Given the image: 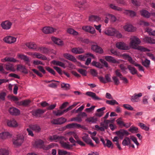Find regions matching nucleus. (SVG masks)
I'll return each instance as SVG.
<instances>
[{"instance_id":"24","label":"nucleus","mask_w":155,"mask_h":155,"mask_svg":"<svg viewBox=\"0 0 155 155\" xmlns=\"http://www.w3.org/2000/svg\"><path fill=\"white\" fill-rule=\"evenodd\" d=\"M140 13L141 15L147 18H149L151 15V14L150 13L145 10L140 11Z\"/></svg>"},{"instance_id":"7","label":"nucleus","mask_w":155,"mask_h":155,"mask_svg":"<svg viewBox=\"0 0 155 155\" xmlns=\"http://www.w3.org/2000/svg\"><path fill=\"white\" fill-rule=\"evenodd\" d=\"M142 96L141 93H139L137 94L135 93L134 95L131 97V100L133 102H138L139 101V98Z\"/></svg>"},{"instance_id":"27","label":"nucleus","mask_w":155,"mask_h":155,"mask_svg":"<svg viewBox=\"0 0 155 155\" xmlns=\"http://www.w3.org/2000/svg\"><path fill=\"white\" fill-rule=\"evenodd\" d=\"M17 70L18 71H22V72L25 74L28 73V71L25 66L22 65H17Z\"/></svg>"},{"instance_id":"43","label":"nucleus","mask_w":155,"mask_h":155,"mask_svg":"<svg viewBox=\"0 0 155 155\" xmlns=\"http://www.w3.org/2000/svg\"><path fill=\"white\" fill-rule=\"evenodd\" d=\"M106 103L111 105H114L115 104H118V103L115 100H107Z\"/></svg>"},{"instance_id":"19","label":"nucleus","mask_w":155,"mask_h":155,"mask_svg":"<svg viewBox=\"0 0 155 155\" xmlns=\"http://www.w3.org/2000/svg\"><path fill=\"white\" fill-rule=\"evenodd\" d=\"M101 20V18L98 16L91 15L89 17V20L91 22H98Z\"/></svg>"},{"instance_id":"31","label":"nucleus","mask_w":155,"mask_h":155,"mask_svg":"<svg viewBox=\"0 0 155 155\" xmlns=\"http://www.w3.org/2000/svg\"><path fill=\"white\" fill-rule=\"evenodd\" d=\"M52 64L56 65L59 66L64 68H65V64L63 63L58 61L54 60L52 61Z\"/></svg>"},{"instance_id":"42","label":"nucleus","mask_w":155,"mask_h":155,"mask_svg":"<svg viewBox=\"0 0 155 155\" xmlns=\"http://www.w3.org/2000/svg\"><path fill=\"white\" fill-rule=\"evenodd\" d=\"M110 7L112 9L117 11H121V8L116 6L113 4H111L110 5Z\"/></svg>"},{"instance_id":"4","label":"nucleus","mask_w":155,"mask_h":155,"mask_svg":"<svg viewBox=\"0 0 155 155\" xmlns=\"http://www.w3.org/2000/svg\"><path fill=\"white\" fill-rule=\"evenodd\" d=\"M12 24V22L8 20H6L2 22L1 24V26L3 29L8 30L11 28Z\"/></svg>"},{"instance_id":"3","label":"nucleus","mask_w":155,"mask_h":155,"mask_svg":"<svg viewBox=\"0 0 155 155\" xmlns=\"http://www.w3.org/2000/svg\"><path fill=\"white\" fill-rule=\"evenodd\" d=\"M116 134L117 135L120 139L122 140L124 136H128L129 134L128 132L124 129H120L119 130L116 131Z\"/></svg>"},{"instance_id":"22","label":"nucleus","mask_w":155,"mask_h":155,"mask_svg":"<svg viewBox=\"0 0 155 155\" xmlns=\"http://www.w3.org/2000/svg\"><path fill=\"white\" fill-rule=\"evenodd\" d=\"M72 52L74 53L80 54L83 53L84 50L81 48H75L72 49Z\"/></svg>"},{"instance_id":"36","label":"nucleus","mask_w":155,"mask_h":155,"mask_svg":"<svg viewBox=\"0 0 155 155\" xmlns=\"http://www.w3.org/2000/svg\"><path fill=\"white\" fill-rule=\"evenodd\" d=\"M127 68L132 74L134 75L137 73V71L134 67H132L130 65H128L127 66Z\"/></svg>"},{"instance_id":"50","label":"nucleus","mask_w":155,"mask_h":155,"mask_svg":"<svg viewBox=\"0 0 155 155\" xmlns=\"http://www.w3.org/2000/svg\"><path fill=\"white\" fill-rule=\"evenodd\" d=\"M8 151L6 149H0V155H8Z\"/></svg>"},{"instance_id":"11","label":"nucleus","mask_w":155,"mask_h":155,"mask_svg":"<svg viewBox=\"0 0 155 155\" xmlns=\"http://www.w3.org/2000/svg\"><path fill=\"white\" fill-rule=\"evenodd\" d=\"M116 31V29L110 28L106 29L104 33L105 34L108 35L113 36L115 35Z\"/></svg>"},{"instance_id":"20","label":"nucleus","mask_w":155,"mask_h":155,"mask_svg":"<svg viewBox=\"0 0 155 155\" xmlns=\"http://www.w3.org/2000/svg\"><path fill=\"white\" fill-rule=\"evenodd\" d=\"M32 55L37 58L43 60H45L47 59V58L45 56L40 53H35L32 54Z\"/></svg>"},{"instance_id":"8","label":"nucleus","mask_w":155,"mask_h":155,"mask_svg":"<svg viewBox=\"0 0 155 155\" xmlns=\"http://www.w3.org/2000/svg\"><path fill=\"white\" fill-rule=\"evenodd\" d=\"M16 38L11 36H8L4 38V40L6 42L11 44L15 42L16 41Z\"/></svg>"},{"instance_id":"53","label":"nucleus","mask_w":155,"mask_h":155,"mask_svg":"<svg viewBox=\"0 0 155 155\" xmlns=\"http://www.w3.org/2000/svg\"><path fill=\"white\" fill-rule=\"evenodd\" d=\"M130 140L133 141L138 146L139 145V143L138 142L137 138L133 136H130Z\"/></svg>"},{"instance_id":"38","label":"nucleus","mask_w":155,"mask_h":155,"mask_svg":"<svg viewBox=\"0 0 155 155\" xmlns=\"http://www.w3.org/2000/svg\"><path fill=\"white\" fill-rule=\"evenodd\" d=\"M143 40L151 44L155 43V40L154 39L147 36L145 37Z\"/></svg>"},{"instance_id":"29","label":"nucleus","mask_w":155,"mask_h":155,"mask_svg":"<svg viewBox=\"0 0 155 155\" xmlns=\"http://www.w3.org/2000/svg\"><path fill=\"white\" fill-rule=\"evenodd\" d=\"M26 45L29 48L35 49L37 48V45L34 42H31L26 43Z\"/></svg>"},{"instance_id":"2","label":"nucleus","mask_w":155,"mask_h":155,"mask_svg":"<svg viewBox=\"0 0 155 155\" xmlns=\"http://www.w3.org/2000/svg\"><path fill=\"white\" fill-rule=\"evenodd\" d=\"M24 141V137L23 135H18L15 139L13 140V143L16 146H20Z\"/></svg>"},{"instance_id":"15","label":"nucleus","mask_w":155,"mask_h":155,"mask_svg":"<svg viewBox=\"0 0 155 155\" xmlns=\"http://www.w3.org/2000/svg\"><path fill=\"white\" fill-rule=\"evenodd\" d=\"M45 112V110L40 109H38L33 111L32 112V114L34 116L38 117L40 116V115L44 113Z\"/></svg>"},{"instance_id":"64","label":"nucleus","mask_w":155,"mask_h":155,"mask_svg":"<svg viewBox=\"0 0 155 155\" xmlns=\"http://www.w3.org/2000/svg\"><path fill=\"white\" fill-rule=\"evenodd\" d=\"M32 71H33L36 74H37L38 76H39L40 77H43V75L39 71H38L37 70L35 69H32Z\"/></svg>"},{"instance_id":"1","label":"nucleus","mask_w":155,"mask_h":155,"mask_svg":"<svg viewBox=\"0 0 155 155\" xmlns=\"http://www.w3.org/2000/svg\"><path fill=\"white\" fill-rule=\"evenodd\" d=\"M130 45L132 47L135 49H138L143 51H148V49L146 48H144L141 46H137L140 43V39L136 36H133L131 38Z\"/></svg>"},{"instance_id":"41","label":"nucleus","mask_w":155,"mask_h":155,"mask_svg":"<svg viewBox=\"0 0 155 155\" xmlns=\"http://www.w3.org/2000/svg\"><path fill=\"white\" fill-rule=\"evenodd\" d=\"M146 31L150 35L155 36V30L153 31L151 28L148 27L146 28Z\"/></svg>"},{"instance_id":"25","label":"nucleus","mask_w":155,"mask_h":155,"mask_svg":"<svg viewBox=\"0 0 155 155\" xmlns=\"http://www.w3.org/2000/svg\"><path fill=\"white\" fill-rule=\"evenodd\" d=\"M97 120V118L96 116H94L87 117L85 120V121L89 123H95Z\"/></svg>"},{"instance_id":"62","label":"nucleus","mask_w":155,"mask_h":155,"mask_svg":"<svg viewBox=\"0 0 155 155\" xmlns=\"http://www.w3.org/2000/svg\"><path fill=\"white\" fill-rule=\"evenodd\" d=\"M54 68L60 75L63 74L61 68L57 66L54 67Z\"/></svg>"},{"instance_id":"6","label":"nucleus","mask_w":155,"mask_h":155,"mask_svg":"<svg viewBox=\"0 0 155 155\" xmlns=\"http://www.w3.org/2000/svg\"><path fill=\"white\" fill-rule=\"evenodd\" d=\"M116 46L119 49L124 50H127L129 48L125 43L121 42L117 43Z\"/></svg>"},{"instance_id":"18","label":"nucleus","mask_w":155,"mask_h":155,"mask_svg":"<svg viewBox=\"0 0 155 155\" xmlns=\"http://www.w3.org/2000/svg\"><path fill=\"white\" fill-rule=\"evenodd\" d=\"M64 56L67 59L74 62H76L77 61V60L75 57L67 53L64 54Z\"/></svg>"},{"instance_id":"44","label":"nucleus","mask_w":155,"mask_h":155,"mask_svg":"<svg viewBox=\"0 0 155 155\" xmlns=\"http://www.w3.org/2000/svg\"><path fill=\"white\" fill-rule=\"evenodd\" d=\"M129 131L132 133H137L138 132V128L132 126L129 130Z\"/></svg>"},{"instance_id":"56","label":"nucleus","mask_w":155,"mask_h":155,"mask_svg":"<svg viewBox=\"0 0 155 155\" xmlns=\"http://www.w3.org/2000/svg\"><path fill=\"white\" fill-rule=\"evenodd\" d=\"M78 71L83 76H85L87 75L86 71L85 70L82 69H79L78 70Z\"/></svg>"},{"instance_id":"60","label":"nucleus","mask_w":155,"mask_h":155,"mask_svg":"<svg viewBox=\"0 0 155 155\" xmlns=\"http://www.w3.org/2000/svg\"><path fill=\"white\" fill-rule=\"evenodd\" d=\"M61 87L64 88L65 90H67L69 89L70 85L68 84H65L62 83L61 84Z\"/></svg>"},{"instance_id":"58","label":"nucleus","mask_w":155,"mask_h":155,"mask_svg":"<svg viewBox=\"0 0 155 155\" xmlns=\"http://www.w3.org/2000/svg\"><path fill=\"white\" fill-rule=\"evenodd\" d=\"M110 76V75L108 74L105 75V80L107 81V83L112 82Z\"/></svg>"},{"instance_id":"34","label":"nucleus","mask_w":155,"mask_h":155,"mask_svg":"<svg viewBox=\"0 0 155 155\" xmlns=\"http://www.w3.org/2000/svg\"><path fill=\"white\" fill-rule=\"evenodd\" d=\"M124 28L125 31H134V28L131 25H127L124 26Z\"/></svg>"},{"instance_id":"5","label":"nucleus","mask_w":155,"mask_h":155,"mask_svg":"<svg viewBox=\"0 0 155 155\" xmlns=\"http://www.w3.org/2000/svg\"><path fill=\"white\" fill-rule=\"evenodd\" d=\"M7 124L8 127H16L18 126L17 122L13 119L7 120Z\"/></svg>"},{"instance_id":"45","label":"nucleus","mask_w":155,"mask_h":155,"mask_svg":"<svg viewBox=\"0 0 155 155\" xmlns=\"http://www.w3.org/2000/svg\"><path fill=\"white\" fill-rule=\"evenodd\" d=\"M64 112H65L64 110H58L57 111H53L54 114L57 116H60L62 115Z\"/></svg>"},{"instance_id":"47","label":"nucleus","mask_w":155,"mask_h":155,"mask_svg":"<svg viewBox=\"0 0 155 155\" xmlns=\"http://www.w3.org/2000/svg\"><path fill=\"white\" fill-rule=\"evenodd\" d=\"M67 32L69 34L76 35L78 34V33L72 28H69L67 30Z\"/></svg>"},{"instance_id":"49","label":"nucleus","mask_w":155,"mask_h":155,"mask_svg":"<svg viewBox=\"0 0 155 155\" xmlns=\"http://www.w3.org/2000/svg\"><path fill=\"white\" fill-rule=\"evenodd\" d=\"M82 120L81 118L79 116V115H78L77 117H73L71 119V121H77L78 122H81Z\"/></svg>"},{"instance_id":"32","label":"nucleus","mask_w":155,"mask_h":155,"mask_svg":"<svg viewBox=\"0 0 155 155\" xmlns=\"http://www.w3.org/2000/svg\"><path fill=\"white\" fill-rule=\"evenodd\" d=\"M105 60L110 62L115 63H117V61L113 57L109 56H106L105 57Z\"/></svg>"},{"instance_id":"52","label":"nucleus","mask_w":155,"mask_h":155,"mask_svg":"<svg viewBox=\"0 0 155 155\" xmlns=\"http://www.w3.org/2000/svg\"><path fill=\"white\" fill-rule=\"evenodd\" d=\"M123 107L126 109L130 110H133L134 108L130 105L128 104H124Z\"/></svg>"},{"instance_id":"46","label":"nucleus","mask_w":155,"mask_h":155,"mask_svg":"<svg viewBox=\"0 0 155 155\" xmlns=\"http://www.w3.org/2000/svg\"><path fill=\"white\" fill-rule=\"evenodd\" d=\"M139 126L140 127L141 129L146 131H148L149 129V128L148 127L146 126L144 124L142 123H140L139 124Z\"/></svg>"},{"instance_id":"61","label":"nucleus","mask_w":155,"mask_h":155,"mask_svg":"<svg viewBox=\"0 0 155 155\" xmlns=\"http://www.w3.org/2000/svg\"><path fill=\"white\" fill-rule=\"evenodd\" d=\"M112 79L115 84L118 85L119 84L120 81L117 78V77L113 76L112 77Z\"/></svg>"},{"instance_id":"40","label":"nucleus","mask_w":155,"mask_h":155,"mask_svg":"<svg viewBox=\"0 0 155 155\" xmlns=\"http://www.w3.org/2000/svg\"><path fill=\"white\" fill-rule=\"evenodd\" d=\"M31 101L29 100H25L19 102V105L25 106H28L31 102Z\"/></svg>"},{"instance_id":"57","label":"nucleus","mask_w":155,"mask_h":155,"mask_svg":"<svg viewBox=\"0 0 155 155\" xmlns=\"http://www.w3.org/2000/svg\"><path fill=\"white\" fill-rule=\"evenodd\" d=\"M8 97L11 100L15 102H17L18 100V99L17 97L13 95H9Z\"/></svg>"},{"instance_id":"17","label":"nucleus","mask_w":155,"mask_h":155,"mask_svg":"<svg viewBox=\"0 0 155 155\" xmlns=\"http://www.w3.org/2000/svg\"><path fill=\"white\" fill-rule=\"evenodd\" d=\"M83 140L86 143L90 144L92 146H94V145L92 142V140L91 139L88 137V135H86L82 137Z\"/></svg>"},{"instance_id":"28","label":"nucleus","mask_w":155,"mask_h":155,"mask_svg":"<svg viewBox=\"0 0 155 155\" xmlns=\"http://www.w3.org/2000/svg\"><path fill=\"white\" fill-rule=\"evenodd\" d=\"M29 127L32 130L36 132H38L40 131L41 130V128L37 124L30 125L29 126Z\"/></svg>"},{"instance_id":"26","label":"nucleus","mask_w":155,"mask_h":155,"mask_svg":"<svg viewBox=\"0 0 155 155\" xmlns=\"http://www.w3.org/2000/svg\"><path fill=\"white\" fill-rule=\"evenodd\" d=\"M131 142L130 137H126L123 140L122 144L124 146H127L130 144Z\"/></svg>"},{"instance_id":"13","label":"nucleus","mask_w":155,"mask_h":155,"mask_svg":"<svg viewBox=\"0 0 155 155\" xmlns=\"http://www.w3.org/2000/svg\"><path fill=\"white\" fill-rule=\"evenodd\" d=\"M18 57L21 59L23 60L26 64L28 66H30V60L28 57L23 54H19Z\"/></svg>"},{"instance_id":"30","label":"nucleus","mask_w":155,"mask_h":155,"mask_svg":"<svg viewBox=\"0 0 155 155\" xmlns=\"http://www.w3.org/2000/svg\"><path fill=\"white\" fill-rule=\"evenodd\" d=\"M52 41L55 44L58 45H62L63 44V41L60 39L56 38L54 37H52Z\"/></svg>"},{"instance_id":"35","label":"nucleus","mask_w":155,"mask_h":155,"mask_svg":"<svg viewBox=\"0 0 155 155\" xmlns=\"http://www.w3.org/2000/svg\"><path fill=\"white\" fill-rule=\"evenodd\" d=\"M5 69L7 70L13 71H15L13 65L10 63H7L5 65Z\"/></svg>"},{"instance_id":"63","label":"nucleus","mask_w":155,"mask_h":155,"mask_svg":"<svg viewBox=\"0 0 155 155\" xmlns=\"http://www.w3.org/2000/svg\"><path fill=\"white\" fill-rule=\"evenodd\" d=\"M95 107L94 106H92L90 108H86L85 110L87 112L90 113L92 112L94 110Z\"/></svg>"},{"instance_id":"33","label":"nucleus","mask_w":155,"mask_h":155,"mask_svg":"<svg viewBox=\"0 0 155 155\" xmlns=\"http://www.w3.org/2000/svg\"><path fill=\"white\" fill-rule=\"evenodd\" d=\"M69 143H67L64 142H61V145L64 148L68 149H70L72 147V146L69 144Z\"/></svg>"},{"instance_id":"9","label":"nucleus","mask_w":155,"mask_h":155,"mask_svg":"<svg viewBox=\"0 0 155 155\" xmlns=\"http://www.w3.org/2000/svg\"><path fill=\"white\" fill-rule=\"evenodd\" d=\"M9 113L10 114L14 115H18L20 114V111L14 107H11L8 110Z\"/></svg>"},{"instance_id":"10","label":"nucleus","mask_w":155,"mask_h":155,"mask_svg":"<svg viewBox=\"0 0 155 155\" xmlns=\"http://www.w3.org/2000/svg\"><path fill=\"white\" fill-rule=\"evenodd\" d=\"M86 94L91 97L94 100H101V98L97 96L94 93L91 91H87L86 93Z\"/></svg>"},{"instance_id":"51","label":"nucleus","mask_w":155,"mask_h":155,"mask_svg":"<svg viewBox=\"0 0 155 155\" xmlns=\"http://www.w3.org/2000/svg\"><path fill=\"white\" fill-rule=\"evenodd\" d=\"M117 124L120 126H123L124 127L126 126V125L125 123L122 120L121 118H119L116 120Z\"/></svg>"},{"instance_id":"55","label":"nucleus","mask_w":155,"mask_h":155,"mask_svg":"<svg viewBox=\"0 0 155 155\" xmlns=\"http://www.w3.org/2000/svg\"><path fill=\"white\" fill-rule=\"evenodd\" d=\"M59 124H61L66 121V119L64 117H60L58 118Z\"/></svg>"},{"instance_id":"12","label":"nucleus","mask_w":155,"mask_h":155,"mask_svg":"<svg viewBox=\"0 0 155 155\" xmlns=\"http://www.w3.org/2000/svg\"><path fill=\"white\" fill-rule=\"evenodd\" d=\"M55 30L53 28L50 27H45L42 29L43 32L46 34L52 33L54 32Z\"/></svg>"},{"instance_id":"48","label":"nucleus","mask_w":155,"mask_h":155,"mask_svg":"<svg viewBox=\"0 0 155 155\" xmlns=\"http://www.w3.org/2000/svg\"><path fill=\"white\" fill-rule=\"evenodd\" d=\"M107 16L111 20L112 22H114L116 21L117 20V18L116 17L113 15L108 14L107 15Z\"/></svg>"},{"instance_id":"14","label":"nucleus","mask_w":155,"mask_h":155,"mask_svg":"<svg viewBox=\"0 0 155 155\" xmlns=\"http://www.w3.org/2000/svg\"><path fill=\"white\" fill-rule=\"evenodd\" d=\"M91 48L92 50L96 52L102 53L103 52L102 48L97 45H91Z\"/></svg>"},{"instance_id":"23","label":"nucleus","mask_w":155,"mask_h":155,"mask_svg":"<svg viewBox=\"0 0 155 155\" xmlns=\"http://www.w3.org/2000/svg\"><path fill=\"white\" fill-rule=\"evenodd\" d=\"M11 136L10 134L8 132H4L0 133V138L2 139H5Z\"/></svg>"},{"instance_id":"39","label":"nucleus","mask_w":155,"mask_h":155,"mask_svg":"<svg viewBox=\"0 0 155 155\" xmlns=\"http://www.w3.org/2000/svg\"><path fill=\"white\" fill-rule=\"evenodd\" d=\"M141 63L146 68H148L150 64V61L146 58L144 61L142 60Z\"/></svg>"},{"instance_id":"21","label":"nucleus","mask_w":155,"mask_h":155,"mask_svg":"<svg viewBox=\"0 0 155 155\" xmlns=\"http://www.w3.org/2000/svg\"><path fill=\"white\" fill-rule=\"evenodd\" d=\"M105 107H104L98 109L97 110V112L95 113V115L99 117H101L104 114L103 111L105 110Z\"/></svg>"},{"instance_id":"16","label":"nucleus","mask_w":155,"mask_h":155,"mask_svg":"<svg viewBox=\"0 0 155 155\" xmlns=\"http://www.w3.org/2000/svg\"><path fill=\"white\" fill-rule=\"evenodd\" d=\"M64 137L62 136H59L57 135H54L49 137V139L51 141L59 140H61L64 139Z\"/></svg>"},{"instance_id":"59","label":"nucleus","mask_w":155,"mask_h":155,"mask_svg":"<svg viewBox=\"0 0 155 155\" xmlns=\"http://www.w3.org/2000/svg\"><path fill=\"white\" fill-rule=\"evenodd\" d=\"M40 51L43 53H46L48 52V50L47 48L42 47L39 48Z\"/></svg>"},{"instance_id":"54","label":"nucleus","mask_w":155,"mask_h":155,"mask_svg":"<svg viewBox=\"0 0 155 155\" xmlns=\"http://www.w3.org/2000/svg\"><path fill=\"white\" fill-rule=\"evenodd\" d=\"M45 69L50 73L51 74L53 75H55V71L52 68L48 67H45Z\"/></svg>"},{"instance_id":"37","label":"nucleus","mask_w":155,"mask_h":155,"mask_svg":"<svg viewBox=\"0 0 155 155\" xmlns=\"http://www.w3.org/2000/svg\"><path fill=\"white\" fill-rule=\"evenodd\" d=\"M126 14L131 17H133L135 16L136 15V13L134 11L128 10L126 11Z\"/></svg>"}]
</instances>
